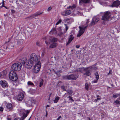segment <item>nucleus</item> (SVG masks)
Wrapping results in <instances>:
<instances>
[{
    "label": "nucleus",
    "mask_w": 120,
    "mask_h": 120,
    "mask_svg": "<svg viewBox=\"0 0 120 120\" xmlns=\"http://www.w3.org/2000/svg\"><path fill=\"white\" fill-rule=\"evenodd\" d=\"M75 4H73L71 6H70L68 8V9L70 8H71V9H73V8H75Z\"/></svg>",
    "instance_id": "29"
},
{
    "label": "nucleus",
    "mask_w": 120,
    "mask_h": 120,
    "mask_svg": "<svg viewBox=\"0 0 120 120\" xmlns=\"http://www.w3.org/2000/svg\"><path fill=\"white\" fill-rule=\"evenodd\" d=\"M25 94V92H22L19 93L18 95V98H24Z\"/></svg>",
    "instance_id": "18"
},
{
    "label": "nucleus",
    "mask_w": 120,
    "mask_h": 120,
    "mask_svg": "<svg viewBox=\"0 0 120 120\" xmlns=\"http://www.w3.org/2000/svg\"><path fill=\"white\" fill-rule=\"evenodd\" d=\"M0 77L2 78L4 77H3V74L2 73H1L0 74Z\"/></svg>",
    "instance_id": "48"
},
{
    "label": "nucleus",
    "mask_w": 120,
    "mask_h": 120,
    "mask_svg": "<svg viewBox=\"0 0 120 120\" xmlns=\"http://www.w3.org/2000/svg\"><path fill=\"white\" fill-rule=\"evenodd\" d=\"M27 116V115H23V116L20 118H15L14 120H23Z\"/></svg>",
    "instance_id": "19"
},
{
    "label": "nucleus",
    "mask_w": 120,
    "mask_h": 120,
    "mask_svg": "<svg viewBox=\"0 0 120 120\" xmlns=\"http://www.w3.org/2000/svg\"><path fill=\"white\" fill-rule=\"evenodd\" d=\"M30 58L35 62H38V58L36 55L34 53H32L30 55Z\"/></svg>",
    "instance_id": "10"
},
{
    "label": "nucleus",
    "mask_w": 120,
    "mask_h": 120,
    "mask_svg": "<svg viewBox=\"0 0 120 120\" xmlns=\"http://www.w3.org/2000/svg\"><path fill=\"white\" fill-rule=\"evenodd\" d=\"M85 69H84L83 67L81 68L78 69L77 70V72H82L84 70H85Z\"/></svg>",
    "instance_id": "21"
},
{
    "label": "nucleus",
    "mask_w": 120,
    "mask_h": 120,
    "mask_svg": "<svg viewBox=\"0 0 120 120\" xmlns=\"http://www.w3.org/2000/svg\"><path fill=\"white\" fill-rule=\"evenodd\" d=\"M61 88L63 91H66V90L65 88V86L64 85L62 86H61Z\"/></svg>",
    "instance_id": "31"
},
{
    "label": "nucleus",
    "mask_w": 120,
    "mask_h": 120,
    "mask_svg": "<svg viewBox=\"0 0 120 120\" xmlns=\"http://www.w3.org/2000/svg\"><path fill=\"white\" fill-rule=\"evenodd\" d=\"M30 120V119H29L28 120Z\"/></svg>",
    "instance_id": "61"
},
{
    "label": "nucleus",
    "mask_w": 120,
    "mask_h": 120,
    "mask_svg": "<svg viewBox=\"0 0 120 120\" xmlns=\"http://www.w3.org/2000/svg\"><path fill=\"white\" fill-rule=\"evenodd\" d=\"M2 7H5V8H6V9H7V7H6V6H4H4H2Z\"/></svg>",
    "instance_id": "54"
},
{
    "label": "nucleus",
    "mask_w": 120,
    "mask_h": 120,
    "mask_svg": "<svg viewBox=\"0 0 120 120\" xmlns=\"http://www.w3.org/2000/svg\"><path fill=\"white\" fill-rule=\"evenodd\" d=\"M71 13V11L69 10H66L61 12V14L62 15L65 16L70 15Z\"/></svg>",
    "instance_id": "11"
},
{
    "label": "nucleus",
    "mask_w": 120,
    "mask_h": 120,
    "mask_svg": "<svg viewBox=\"0 0 120 120\" xmlns=\"http://www.w3.org/2000/svg\"><path fill=\"white\" fill-rule=\"evenodd\" d=\"M85 71L86 72L84 74V75L89 76L91 74L90 70H87Z\"/></svg>",
    "instance_id": "22"
},
{
    "label": "nucleus",
    "mask_w": 120,
    "mask_h": 120,
    "mask_svg": "<svg viewBox=\"0 0 120 120\" xmlns=\"http://www.w3.org/2000/svg\"><path fill=\"white\" fill-rule=\"evenodd\" d=\"M90 85H89L88 83H86L85 84V88L87 90H88V89Z\"/></svg>",
    "instance_id": "25"
},
{
    "label": "nucleus",
    "mask_w": 120,
    "mask_h": 120,
    "mask_svg": "<svg viewBox=\"0 0 120 120\" xmlns=\"http://www.w3.org/2000/svg\"><path fill=\"white\" fill-rule=\"evenodd\" d=\"M47 111H46V116H47Z\"/></svg>",
    "instance_id": "56"
},
{
    "label": "nucleus",
    "mask_w": 120,
    "mask_h": 120,
    "mask_svg": "<svg viewBox=\"0 0 120 120\" xmlns=\"http://www.w3.org/2000/svg\"><path fill=\"white\" fill-rule=\"evenodd\" d=\"M98 80H94L93 81V82L94 83H97V82Z\"/></svg>",
    "instance_id": "51"
},
{
    "label": "nucleus",
    "mask_w": 120,
    "mask_h": 120,
    "mask_svg": "<svg viewBox=\"0 0 120 120\" xmlns=\"http://www.w3.org/2000/svg\"><path fill=\"white\" fill-rule=\"evenodd\" d=\"M6 107L8 110H9V111H12V105L11 103H8L6 106Z\"/></svg>",
    "instance_id": "17"
},
{
    "label": "nucleus",
    "mask_w": 120,
    "mask_h": 120,
    "mask_svg": "<svg viewBox=\"0 0 120 120\" xmlns=\"http://www.w3.org/2000/svg\"><path fill=\"white\" fill-rule=\"evenodd\" d=\"M30 101H31V102L32 104L33 103L34 104L35 102V101L34 100L32 99Z\"/></svg>",
    "instance_id": "43"
},
{
    "label": "nucleus",
    "mask_w": 120,
    "mask_h": 120,
    "mask_svg": "<svg viewBox=\"0 0 120 120\" xmlns=\"http://www.w3.org/2000/svg\"><path fill=\"white\" fill-rule=\"evenodd\" d=\"M100 100V99L99 98H97V99H93L92 100V101H95L96 102H97V101L98 100Z\"/></svg>",
    "instance_id": "37"
},
{
    "label": "nucleus",
    "mask_w": 120,
    "mask_h": 120,
    "mask_svg": "<svg viewBox=\"0 0 120 120\" xmlns=\"http://www.w3.org/2000/svg\"><path fill=\"white\" fill-rule=\"evenodd\" d=\"M69 98H71V97H70V96H69Z\"/></svg>",
    "instance_id": "58"
},
{
    "label": "nucleus",
    "mask_w": 120,
    "mask_h": 120,
    "mask_svg": "<svg viewBox=\"0 0 120 120\" xmlns=\"http://www.w3.org/2000/svg\"><path fill=\"white\" fill-rule=\"evenodd\" d=\"M27 105L28 106H30L32 105V104L30 100L28 101L26 103Z\"/></svg>",
    "instance_id": "24"
},
{
    "label": "nucleus",
    "mask_w": 120,
    "mask_h": 120,
    "mask_svg": "<svg viewBox=\"0 0 120 120\" xmlns=\"http://www.w3.org/2000/svg\"><path fill=\"white\" fill-rule=\"evenodd\" d=\"M9 77V79L13 81H16L18 79L17 74L13 71H10Z\"/></svg>",
    "instance_id": "2"
},
{
    "label": "nucleus",
    "mask_w": 120,
    "mask_h": 120,
    "mask_svg": "<svg viewBox=\"0 0 120 120\" xmlns=\"http://www.w3.org/2000/svg\"><path fill=\"white\" fill-rule=\"evenodd\" d=\"M63 78L64 79H67L68 80L72 79L76 80L77 78V76L74 74L71 75H66L63 76Z\"/></svg>",
    "instance_id": "8"
},
{
    "label": "nucleus",
    "mask_w": 120,
    "mask_h": 120,
    "mask_svg": "<svg viewBox=\"0 0 120 120\" xmlns=\"http://www.w3.org/2000/svg\"><path fill=\"white\" fill-rule=\"evenodd\" d=\"M36 17V16L34 14H33L31 15L30 17L31 18H34Z\"/></svg>",
    "instance_id": "38"
},
{
    "label": "nucleus",
    "mask_w": 120,
    "mask_h": 120,
    "mask_svg": "<svg viewBox=\"0 0 120 120\" xmlns=\"http://www.w3.org/2000/svg\"><path fill=\"white\" fill-rule=\"evenodd\" d=\"M16 100L19 101H21L23 99V98H16Z\"/></svg>",
    "instance_id": "39"
},
{
    "label": "nucleus",
    "mask_w": 120,
    "mask_h": 120,
    "mask_svg": "<svg viewBox=\"0 0 120 120\" xmlns=\"http://www.w3.org/2000/svg\"><path fill=\"white\" fill-rule=\"evenodd\" d=\"M43 56V53H42V56Z\"/></svg>",
    "instance_id": "57"
},
{
    "label": "nucleus",
    "mask_w": 120,
    "mask_h": 120,
    "mask_svg": "<svg viewBox=\"0 0 120 120\" xmlns=\"http://www.w3.org/2000/svg\"><path fill=\"white\" fill-rule=\"evenodd\" d=\"M56 98H59V97H56Z\"/></svg>",
    "instance_id": "59"
},
{
    "label": "nucleus",
    "mask_w": 120,
    "mask_h": 120,
    "mask_svg": "<svg viewBox=\"0 0 120 120\" xmlns=\"http://www.w3.org/2000/svg\"><path fill=\"white\" fill-rule=\"evenodd\" d=\"M43 80L42 79L41 81H40V84L39 85V87H41V86L43 85Z\"/></svg>",
    "instance_id": "30"
},
{
    "label": "nucleus",
    "mask_w": 120,
    "mask_h": 120,
    "mask_svg": "<svg viewBox=\"0 0 120 120\" xmlns=\"http://www.w3.org/2000/svg\"><path fill=\"white\" fill-rule=\"evenodd\" d=\"M114 102L116 103V104H117L119 105H120V101H119L118 100H116Z\"/></svg>",
    "instance_id": "36"
},
{
    "label": "nucleus",
    "mask_w": 120,
    "mask_h": 120,
    "mask_svg": "<svg viewBox=\"0 0 120 120\" xmlns=\"http://www.w3.org/2000/svg\"><path fill=\"white\" fill-rule=\"evenodd\" d=\"M8 120H11V119L10 118H8Z\"/></svg>",
    "instance_id": "55"
},
{
    "label": "nucleus",
    "mask_w": 120,
    "mask_h": 120,
    "mask_svg": "<svg viewBox=\"0 0 120 120\" xmlns=\"http://www.w3.org/2000/svg\"><path fill=\"white\" fill-rule=\"evenodd\" d=\"M4 1L3 0H2V4L1 6L0 7H2V6H4Z\"/></svg>",
    "instance_id": "44"
},
{
    "label": "nucleus",
    "mask_w": 120,
    "mask_h": 120,
    "mask_svg": "<svg viewBox=\"0 0 120 120\" xmlns=\"http://www.w3.org/2000/svg\"><path fill=\"white\" fill-rule=\"evenodd\" d=\"M80 47V45H76V48H79V47Z\"/></svg>",
    "instance_id": "52"
},
{
    "label": "nucleus",
    "mask_w": 120,
    "mask_h": 120,
    "mask_svg": "<svg viewBox=\"0 0 120 120\" xmlns=\"http://www.w3.org/2000/svg\"><path fill=\"white\" fill-rule=\"evenodd\" d=\"M21 64L27 68H31L33 64V62L31 60H27L26 57L23 58L21 60Z\"/></svg>",
    "instance_id": "1"
},
{
    "label": "nucleus",
    "mask_w": 120,
    "mask_h": 120,
    "mask_svg": "<svg viewBox=\"0 0 120 120\" xmlns=\"http://www.w3.org/2000/svg\"><path fill=\"white\" fill-rule=\"evenodd\" d=\"M22 67L21 64L20 63H15L11 66L12 69L15 71H19L20 70Z\"/></svg>",
    "instance_id": "3"
},
{
    "label": "nucleus",
    "mask_w": 120,
    "mask_h": 120,
    "mask_svg": "<svg viewBox=\"0 0 120 120\" xmlns=\"http://www.w3.org/2000/svg\"><path fill=\"white\" fill-rule=\"evenodd\" d=\"M3 108L2 107H0V111H2L3 110Z\"/></svg>",
    "instance_id": "47"
},
{
    "label": "nucleus",
    "mask_w": 120,
    "mask_h": 120,
    "mask_svg": "<svg viewBox=\"0 0 120 120\" xmlns=\"http://www.w3.org/2000/svg\"><path fill=\"white\" fill-rule=\"evenodd\" d=\"M36 45H38L39 46H40V44H39V42H36Z\"/></svg>",
    "instance_id": "49"
},
{
    "label": "nucleus",
    "mask_w": 120,
    "mask_h": 120,
    "mask_svg": "<svg viewBox=\"0 0 120 120\" xmlns=\"http://www.w3.org/2000/svg\"><path fill=\"white\" fill-rule=\"evenodd\" d=\"M41 14V13L39 12H38L35 13L34 14L36 17L38 15H40Z\"/></svg>",
    "instance_id": "32"
},
{
    "label": "nucleus",
    "mask_w": 120,
    "mask_h": 120,
    "mask_svg": "<svg viewBox=\"0 0 120 120\" xmlns=\"http://www.w3.org/2000/svg\"><path fill=\"white\" fill-rule=\"evenodd\" d=\"M59 99V98H49L48 100L49 101V102L52 103L53 101L54 103H56L57 102L58 100Z\"/></svg>",
    "instance_id": "13"
},
{
    "label": "nucleus",
    "mask_w": 120,
    "mask_h": 120,
    "mask_svg": "<svg viewBox=\"0 0 120 120\" xmlns=\"http://www.w3.org/2000/svg\"><path fill=\"white\" fill-rule=\"evenodd\" d=\"M3 74V76L4 77H5L7 74V72L6 71H4L1 72Z\"/></svg>",
    "instance_id": "26"
},
{
    "label": "nucleus",
    "mask_w": 120,
    "mask_h": 120,
    "mask_svg": "<svg viewBox=\"0 0 120 120\" xmlns=\"http://www.w3.org/2000/svg\"><path fill=\"white\" fill-rule=\"evenodd\" d=\"M57 41V39L56 38H53L51 40V42L52 43L50 44L49 48H52L56 47L57 45L56 43Z\"/></svg>",
    "instance_id": "7"
},
{
    "label": "nucleus",
    "mask_w": 120,
    "mask_h": 120,
    "mask_svg": "<svg viewBox=\"0 0 120 120\" xmlns=\"http://www.w3.org/2000/svg\"><path fill=\"white\" fill-rule=\"evenodd\" d=\"M89 120H90V119H89Z\"/></svg>",
    "instance_id": "62"
},
{
    "label": "nucleus",
    "mask_w": 120,
    "mask_h": 120,
    "mask_svg": "<svg viewBox=\"0 0 120 120\" xmlns=\"http://www.w3.org/2000/svg\"><path fill=\"white\" fill-rule=\"evenodd\" d=\"M52 9V7H49L48 8L47 11H49L50 10H51Z\"/></svg>",
    "instance_id": "42"
},
{
    "label": "nucleus",
    "mask_w": 120,
    "mask_h": 120,
    "mask_svg": "<svg viewBox=\"0 0 120 120\" xmlns=\"http://www.w3.org/2000/svg\"><path fill=\"white\" fill-rule=\"evenodd\" d=\"M0 84L4 88L8 87V83L4 80H1L0 82Z\"/></svg>",
    "instance_id": "12"
},
{
    "label": "nucleus",
    "mask_w": 120,
    "mask_h": 120,
    "mask_svg": "<svg viewBox=\"0 0 120 120\" xmlns=\"http://www.w3.org/2000/svg\"><path fill=\"white\" fill-rule=\"evenodd\" d=\"M99 19L96 16H94L92 19L91 22L90 23V25L92 26L95 24L97 23L99 20Z\"/></svg>",
    "instance_id": "9"
},
{
    "label": "nucleus",
    "mask_w": 120,
    "mask_h": 120,
    "mask_svg": "<svg viewBox=\"0 0 120 120\" xmlns=\"http://www.w3.org/2000/svg\"><path fill=\"white\" fill-rule=\"evenodd\" d=\"M88 26V25H87L86 26H85L84 25L79 26V28L80 29L79 32L77 35V37H80L84 33L85 31V29L87 28Z\"/></svg>",
    "instance_id": "4"
},
{
    "label": "nucleus",
    "mask_w": 120,
    "mask_h": 120,
    "mask_svg": "<svg viewBox=\"0 0 120 120\" xmlns=\"http://www.w3.org/2000/svg\"><path fill=\"white\" fill-rule=\"evenodd\" d=\"M120 1L119 0H116L114 1L113 3L112 4L111 6L113 7H118L120 5Z\"/></svg>",
    "instance_id": "14"
},
{
    "label": "nucleus",
    "mask_w": 120,
    "mask_h": 120,
    "mask_svg": "<svg viewBox=\"0 0 120 120\" xmlns=\"http://www.w3.org/2000/svg\"><path fill=\"white\" fill-rule=\"evenodd\" d=\"M90 0H79V4L81 5L82 3L85 4L88 3H90Z\"/></svg>",
    "instance_id": "16"
},
{
    "label": "nucleus",
    "mask_w": 120,
    "mask_h": 120,
    "mask_svg": "<svg viewBox=\"0 0 120 120\" xmlns=\"http://www.w3.org/2000/svg\"><path fill=\"white\" fill-rule=\"evenodd\" d=\"M28 85H34L33 83L30 81H29L27 82Z\"/></svg>",
    "instance_id": "33"
},
{
    "label": "nucleus",
    "mask_w": 120,
    "mask_h": 120,
    "mask_svg": "<svg viewBox=\"0 0 120 120\" xmlns=\"http://www.w3.org/2000/svg\"><path fill=\"white\" fill-rule=\"evenodd\" d=\"M45 42L46 44L47 45H48L50 43V42L48 41H45Z\"/></svg>",
    "instance_id": "45"
},
{
    "label": "nucleus",
    "mask_w": 120,
    "mask_h": 120,
    "mask_svg": "<svg viewBox=\"0 0 120 120\" xmlns=\"http://www.w3.org/2000/svg\"><path fill=\"white\" fill-rule=\"evenodd\" d=\"M50 33L51 34H55L57 33L56 31L55 28L52 29L50 31Z\"/></svg>",
    "instance_id": "20"
},
{
    "label": "nucleus",
    "mask_w": 120,
    "mask_h": 120,
    "mask_svg": "<svg viewBox=\"0 0 120 120\" xmlns=\"http://www.w3.org/2000/svg\"><path fill=\"white\" fill-rule=\"evenodd\" d=\"M64 25H65V28H66V32L68 30V26H67V25L66 24H64Z\"/></svg>",
    "instance_id": "41"
},
{
    "label": "nucleus",
    "mask_w": 120,
    "mask_h": 120,
    "mask_svg": "<svg viewBox=\"0 0 120 120\" xmlns=\"http://www.w3.org/2000/svg\"><path fill=\"white\" fill-rule=\"evenodd\" d=\"M120 96V94H115L113 95V98H116L119 97Z\"/></svg>",
    "instance_id": "28"
},
{
    "label": "nucleus",
    "mask_w": 120,
    "mask_h": 120,
    "mask_svg": "<svg viewBox=\"0 0 120 120\" xmlns=\"http://www.w3.org/2000/svg\"><path fill=\"white\" fill-rule=\"evenodd\" d=\"M61 22H62L61 20V19H60L57 22V23H56V25H58L59 23H60Z\"/></svg>",
    "instance_id": "34"
},
{
    "label": "nucleus",
    "mask_w": 120,
    "mask_h": 120,
    "mask_svg": "<svg viewBox=\"0 0 120 120\" xmlns=\"http://www.w3.org/2000/svg\"><path fill=\"white\" fill-rule=\"evenodd\" d=\"M74 38V37L73 36V35L72 34H71L69 38L68 41L66 45H69L73 39Z\"/></svg>",
    "instance_id": "15"
},
{
    "label": "nucleus",
    "mask_w": 120,
    "mask_h": 120,
    "mask_svg": "<svg viewBox=\"0 0 120 120\" xmlns=\"http://www.w3.org/2000/svg\"><path fill=\"white\" fill-rule=\"evenodd\" d=\"M111 15V13L109 11L105 12L104 15L102 17V19L105 21L108 20L110 18Z\"/></svg>",
    "instance_id": "6"
},
{
    "label": "nucleus",
    "mask_w": 120,
    "mask_h": 120,
    "mask_svg": "<svg viewBox=\"0 0 120 120\" xmlns=\"http://www.w3.org/2000/svg\"><path fill=\"white\" fill-rule=\"evenodd\" d=\"M30 110H27L26 111V114H24V115H27V116L28 114L30 112Z\"/></svg>",
    "instance_id": "40"
},
{
    "label": "nucleus",
    "mask_w": 120,
    "mask_h": 120,
    "mask_svg": "<svg viewBox=\"0 0 120 120\" xmlns=\"http://www.w3.org/2000/svg\"><path fill=\"white\" fill-rule=\"evenodd\" d=\"M94 75L96 79L98 80L99 78V75H98V73L97 72H96L94 73Z\"/></svg>",
    "instance_id": "23"
},
{
    "label": "nucleus",
    "mask_w": 120,
    "mask_h": 120,
    "mask_svg": "<svg viewBox=\"0 0 120 120\" xmlns=\"http://www.w3.org/2000/svg\"><path fill=\"white\" fill-rule=\"evenodd\" d=\"M41 67V63L40 61L38 62L35 64L34 66L33 72L37 73L39 71Z\"/></svg>",
    "instance_id": "5"
},
{
    "label": "nucleus",
    "mask_w": 120,
    "mask_h": 120,
    "mask_svg": "<svg viewBox=\"0 0 120 120\" xmlns=\"http://www.w3.org/2000/svg\"><path fill=\"white\" fill-rule=\"evenodd\" d=\"M70 19H67L64 20V21L65 22H68L69 21Z\"/></svg>",
    "instance_id": "35"
},
{
    "label": "nucleus",
    "mask_w": 120,
    "mask_h": 120,
    "mask_svg": "<svg viewBox=\"0 0 120 120\" xmlns=\"http://www.w3.org/2000/svg\"><path fill=\"white\" fill-rule=\"evenodd\" d=\"M50 106L49 105H47L45 106L46 108L47 107H49Z\"/></svg>",
    "instance_id": "53"
},
{
    "label": "nucleus",
    "mask_w": 120,
    "mask_h": 120,
    "mask_svg": "<svg viewBox=\"0 0 120 120\" xmlns=\"http://www.w3.org/2000/svg\"><path fill=\"white\" fill-rule=\"evenodd\" d=\"M51 94H50V95Z\"/></svg>",
    "instance_id": "60"
},
{
    "label": "nucleus",
    "mask_w": 120,
    "mask_h": 120,
    "mask_svg": "<svg viewBox=\"0 0 120 120\" xmlns=\"http://www.w3.org/2000/svg\"><path fill=\"white\" fill-rule=\"evenodd\" d=\"M69 98V100L70 101H71V102H73L74 101V100H73V99H72V98Z\"/></svg>",
    "instance_id": "46"
},
{
    "label": "nucleus",
    "mask_w": 120,
    "mask_h": 120,
    "mask_svg": "<svg viewBox=\"0 0 120 120\" xmlns=\"http://www.w3.org/2000/svg\"><path fill=\"white\" fill-rule=\"evenodd\" d=\"M61 116H60L56 120H59L60 118H61Z\"/></svg>",
    "instance_id": "50"
},
{
    "label": "nucleus",
    "mask_w": 120,
    "mask_h": 120,
    "mask_svg": "<svg viewBox=\"0 0 120 120\" xmlns=\"http://www.w3.org/2000/svg\"><path fill=\"white\" fill-rule=\"evenodd\" d=\"M91 68L94 70H96L97 69L98 67L95 64L93 65L91 67Z\"/></svg>",
    "instance_id": "27"
}]
</instances>
